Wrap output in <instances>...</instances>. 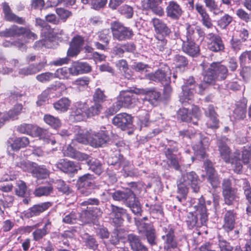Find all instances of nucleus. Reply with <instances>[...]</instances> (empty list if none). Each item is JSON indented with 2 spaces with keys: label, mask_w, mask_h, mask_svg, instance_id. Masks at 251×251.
Masks as SVG:
<instances>
[{
  "label": "nucleus",
  "mask_w": 251,
  "mask_h": 251,
  "mask_svg": "<svg viewBox=\"0 0 251 251\" xmlns=\"http://www.w3.org/2000/svg\"><path fill=\"white\" fill-rule=\"evenodd\" d=\"M198 203L194 205L196 209L194 212H189L185 217V221L189 229L200 227L204 225L207 220V213L204 198L201 196L197 200Z\"/></svg>",
  "instance_id": "1"
},
{
  "label": "nucleus",
  "mask_w": 251,
  "mask_h": 251,
  "mask_svg": "<svg viewBox=\"0 0 251 251\" xmlns=\"http://www.w3.org/2000/svg\"><path fill=\"white\" fill-rule=\"evenodd\" d=\"M112 197L115 201H123L134 214L141 215V204L131 190L126 189L116 191L112 193Z\"/></svg>",
  "instance_id": "2"
},
{
  "label": "nucleus",
  "mask_w": 251,
  "mask_h": 251,
  "mask_svg": "<svg viewBox=\"0 0 251 251\" xmlns=\"http://www.w3.org/2000/svg\"><path fill=\"white\" fill-rule=\"evenodd\" d=\"M227 69L220 62H213L203 74V81L214 84L218 81L225 79L227 75Z\"/></svg>",
  "instance_id": "3"
},
{
  "label": "nucleus",
  "mask_w": 251,
  "mask_h": 251,
  "mask_svg": "<svg viewBox=\"0 0 251 251\" xmlns=\"http://www.w3.org/2000/svg\"><path fill=\"white\" fill-rule=\"evenodd\" d=\"M17 131L33 137H39L40 139L51 145H54L56 142L52 134L48 130L31 124H22L18 126Z\"/></svg>",
  "instance_id": "4"
},
{
  "label": "nucleus",
  "mask_w": 251,
  "mask_h": 251,
  "mask_svg": "<svg viewBox=\"0 0 251 251\" xmlns=\"http://www.w3.org/2000/svg\"><path fill=\"white\" fill-rule=\"evenodd\" d=\"M194 82L193 77H191L187 80L185 84L182 86V93L179 96V100L182 103L187 102L188 100H190L193 98L194 88L196 92L202 94L203 91L206 88L205 85L201 84L195 85Z\"/></svg>",
  "instance_id": "5"
},
{
  "label": "nucleus",
  "mask_w": 251,
  "mask_h": 251,
  "mask_svg": "<svg viewBox=\"0 0 251 251\" xmlns=\"http://www.w3.org/2000/svg\"><path fill=\"white\" fill-rule=\"evenodd\" d=\"M111 29L113 38L119 41L129 39L133 35V32L131 29L124 26L119 22L111 23Z\"/></svg>",
  "instance_id": "6"
},
{
  "label": "nucleus",
  "mask_w": 251,
  "mask_h": 251,
  "mask_svg": "<svg viewBox=\"0 0 251 251\" xmlns=\"http://www.w3.org/2000/svg\"><path fill=\"white\" fill-rule=\"evenodd\" d=\"M95 177L93 175L86 174L79 177L77 185L79 192L84 196L91 194L95 187Z\"/></svg>",
  "instance_id": "7"
},
{
  "label": "nucleus",
  "mask_w": 251,
  "mask_h": 251,
  "mask_svg": "<svg viewBox=\"0 0 251 251\" xmlns=\"http://www.w3.org/2000/svg\"><path fill=\"white\" fill-rule=\"evenodd\" d=\"M88 118V105L85 102L75 103L72 109L70 119L76 122L83 121Z\"/></svg>",
  "instance_id": "8"
},
{
  "label": "nucleus",
  "mask_w": 251,
  "mask_h": 251,
  "mask_svg": "<svg viewBox=\"0 0 251 251\" xmlns=\"http://www.w3.org/2000/svg\"><path fill=\"white\" fill-rule=\"evenodd\" d=\"M134 90V89H130L120 92L117 102L121 108L122 107L131 108L136 105L138 99L133 94H135Z\"/></svg>",
  "instance_id": "9"
},
{
  "label": "nucleus",
  "mask_w": 251,
  "mask_h": 251,
  "mask_svg": "<svg viewBox=\"0 0 251 251\" xmlns=\"http://www.w3.org/2000/svg\"><path fill=\"white\" fill-rule=\"evenodd\" d=\"M171 72L168 66H164L154 73L148 75V78L154 81L160 82L162 84H168L170 81Z\"/></svg>",
  "instance_id": "10"
},
{
  "label": "nucleus",
  "mask_w": 251,
  "mask_h": 251,
  "mask_svg": "<svg viewBox=\"0 0 251 251\" xmlns=\"http://www.w3.org/2000/svg\"><path fill=\"white\" fill-rule=\"evenodd\" d=\"M109 137L107 132L100 131L95 132L90 130L89 145L93 147L98 148L102 147L109 141Z\"/></svg>",
  "instance_id": "11"
},
{
  "label": "nucleus",
  "mask_w": 251,
  "mask_h": 251,
  "mask_svg": "<svg viewBox=\"0 0 251 251\" xmlns=\"http://www.w3.org/2000/svg\"><path fill=\"white\" fill-rule=\"evenodd\" d=\"M187 186H189L195 193H198L200 188V180L199 176L194 172L186 173L182 175L179 179Z\"/></svg>",
  "instance_id": "12"
},
{
  "label": "nucleus",
  "mask_w": 251,
  "mask_h": 251,
  "mask_svg": "<svg viewBox=\"0 0 251 251\" xmlns=\"http://www.w3.org/2000/svg\"><path fill=\"white\" fill-rule=\"evenodd\" d=\"M55 166L61 171L69 175H74L80 169L78 163L67 159H60Z\"/></svg>",
  "instance_id": "13"
},
{
  "label": "nucleus",
  "mask_w": 251,
  "mask_h": 251,
  "mask_svg": "<svg viewBox=\"0 0 251 251\" xmlns=\"http://www.w3.org/2000/svg\"><path fill=\"white\" fill-rule=\"evenodd\" d=\"M166 4V16L172 20L179 19L183 14V10L180 5L174 0L168 1Z\"/></svg>",
  "instance_id": "14"
},
{
  "label": "nucleus",
  "mask_w": 251,
  "mask_h": 251,
  "mask_svg": "<svg viewBox=\"0 0 251 251\" xmlns=\"http://www.w3.org/2000/svg\"><path fill=\"white\" fill-rule=\"evenodd\" d=\"M163 231L164 234L162 236V239L164 241V248L166 250L175 249L177 247V242L174 234V230L170 226L164 227Z\"/></svg>",
  "instance_id": "15"
},
{
  "label": "nucleus",
  "mask_w": 251,
  "mask_h": 251,
  "mask_svg": "<svg viewBox=\"0 0 251 251\" xmlns=\"http://www.w3.org/2000/svg\"><path fill=\"white\" fill-rule=\"evenodd\" d=\"M207 40L208 48L214 52L223 50L225 47L221 38L213 33L208 34L206 36Z\"/></svg>",
  "instance_id": "16"
},
{
  "label": "nucleus",
  "mask_w": 251,
  "mask_h": 251,
  "mask_svg": "<svg viewBox=\"0 0 251 251\" xmlns=\"http://www.w3.org/2000/svg\"><path fill=\"white\" fill-rule=\"evenodd\" d=\"M237 219V213L234 210H229L224 215L223 228L227 232L233 231Z\"/></svg>",
  "instance_id": "17"
},
{
  "label": "nucleus",
  "mask_w": 251,
  "mask_h": 251,
  "mask_svg": "<svg viewBox=\"0 0 251 251\" xmlns=\"http://www.w3.org/2000/svg\"><path fill=\"white\" fill-rule=\"evenodd\" d=\"M132 123V117L126 113L117 114L113 119V124L122 130H125L130 127Z\"/></svg>",
  "instance_id": "18"
},
{
  "label": "nucleus",
  "mask_w": 251,
  "mask_h": 251,
  "mask_svg": "<svg viewBox=\"0 0 251 251\" xmlns=\"http://www.w3.org/2000/svg\"><path fill=\"white\" fill-rule=\"evenodd\" d=\"M66 86L60 82H57L55 84L51 85L50 87L44 90L39 96L37 104L41 106L47 100L48 96L52 91H58L59 92L66 90Z\"/></svg>",
  "instance_id": "19"
},
{
  "label": "nucleus",
  "mask_w": 251,
  "mask_h": 251,
  "mask_svg": "<svg viewBox=\"0 0 251 251\" xmlns=\"http://www.w3.org/2000/svg\"><path fill=\"white\" fill-rule=\"evenodd\" d=\"M139 232L145 233L148 243L152 245L155 244L156 235L155 229L151 225L141 223L139 225L137 224Z\"/></svg>",
  "instance_id": "20"
},
{
  "label": "nucleus",
  "mask_w": 251,
  "mask_h": 251,
  "mask_svg": "<svg viewBox=\"0 0 251 251\" xmlns=\"http://www.w3.org/2000/svg\"><path fill=\"white\" fill-rule=\"evenodd\" d=\"M204 167L208 176V179L213 187H217L220 181L219 176L214 170L212 163L209 160L204 162Z\"/></svg>",
  "instance_id": "21"
},
{
  "label": "nucleus",
  "mask_w": 251,
  "mask_h": 251,
  "mask_svg": "<svg viewBox=\"0 0 251 251\" xmlns=\"http://www.w3.org/2000/svg\"><path fill=\"white\" fill-rule=\"evenodd\" d=\"M51 206L50 202H45L35 204L32 207L24 212V215L26 218H29L39 215L40 213L47 210Z\"/></svg>",
  "instance_id": "22"
},
{
  "label": "nucleus",
  "mask_w": 251,
  "mask_h": 251,
  "mask_svg": "<svg viewBox=\"0 0 251 251\" xmlns=\"http://www.w3.org/2000/svg\"><path fill=\"white\" fill-rule=\"evenodd\" d=\"M84 43V39L80 36H76L73 38L67 51V55L70 57L77 55L80 52Z\"/></svg>",
  "instance_id": "23"
},
{
  "label": "nucleus",
  "mask_w": 251,
  "mask_h": 251,
  "mask_svg": "<svg viewBox=\"0 0 251 251\" xmlns=\"http://www.w3.org/2000/svg\"><path fill=\"white\" fill-rule=\"evenodd\" d=\"M151 23L156 34H161L164 36H168L171 34V29L162 20L153 18Z\"/></svg>",
  "instance_id": "24"
},
{
  "label": "nucleus",
  "mask_w": 251,
  "mask_h": 251,
  "mask_svg": "<svg viewBox=\"0 0 251 251\" xmlns=\"http://www.w3.org/2000/svg\"><path fill=\"white\" fill-rule=\"evenodd\" d=\"M73 145L65 146L63 149V153L66 156L75 159L79 161H84L88 159V155L76 151L73 147Z\"/></svg>",
  "instance_id": "25"
},
{
  "label": "nucleus",
  "mask_w": 251,
  "mask_h": 251,
  "mask_svg": "<svg viewBox=\"0 0 251 251\" xmlns=\"http://www.w3.org/2000/svg\"><path fill=\"white\" fill-rule=\"evenodd\" d=\"M71 74L73 75L87 73L91 71V68L87 63L75 61L70 67Z\"/></svg>",
  "instance_id": "26"
},
{
  "label": "nucleus",
  "mask_w": 251,
  "mask_h": 251,
  "mask_svg": "<svg viewBox=\"0 0 251 251\" xmlns=\"http://www.w3.org/2000/svg\"><path fill=\"white\" fill-rule=\"evenodd\" d=\"M102 212L100 209L96 208L95 210H85L79 214V218L84 223L93 222L99 216H100Z\"/></svg>",
  "instance_id": "27"
},
{
  "label": "nucleus",
  "mask_w": 251,
  "mask_h": 251,
  "mask_svg": "<svg viewBox=\"0 0 251 251\" xmlns=\"http://www.w3.org/2000/svg\"><path fill=\"white\" fill-rule=\"evenodd\" d=\"M182 50L183 52L193 57L197 56L200 52L199 46L194 42V41L192 40L183 41Z\"/></svg>",
  "instance_id": "28"
},
{
  "label": "nucleus",
  "mask_w": 251,
  "mask_h": 251,
  "mask_svg": "<svg viewBox=\"0 0 251 251\" xmlns=\"http://www.w3.org/2000/svg\"><path fill=\"white\" fill-rule=\"evenodd\" d=\"M111 216L113 222L117 226H120L123 221L122 217L126 214V210L122 207L111 204Z\"/></svg>",
  "instance_id": "29"
},
{
  "label": "nucleus",
  "mask_w": 251,
  "mask_h": 251,
  "mask_svg": "<svg viewBox=\"0 0 251 251\" xmlns=\"http://www.w3.org/2000/svg\"><path fill=\"white\" fill-rule=\"evenodd\" d=\"M247 101H238L236 104L232 116L236 120H243L246 116Z\"/></svg>",
  "instance_id": "30"
},
{
  "label": "nucleus",
  "mask_w": 251,
  "mask_h": 251,
  "mask_svg": "<svg viewBox=\"0 0 251 251\" xmlns=\"http://www.w3.org/2000/svg\"><path fill=\"white\" fill-rule=\"evenodd\" d=\"M3 11L5 19L10 22H16L19 24H24L25 21L22 18L16 16L12 13L9 6L6 3L3 4Z\"/></svg>",
  "instance_id": "31"
},
{
  "label": "nucleus",
  "mask_w": 251,
  "mask_h": 251,
  "mask_svg": "<svg viewBox=\"0 0 251 251\" xmlns=\"http://www.w3.org/2000/svg\"><path fill=\"white\" fill-rule=\"evenodd\" d=\"M84 161L89 166V169L96 175H100L103 172V168L101 162L97 159L88 155V159Z\"/></svg>",
  "instance_id": "32"
},
{
  "label": "nucleus",
  "mask_w": 251,
  "mask_h": 251,
  "mask_svg": "<svg viewBox=\"0 0 251 251\" xmlns=\"http://www.w3.org/2000/svg\"><path fill=\"white\" fill-rule=\"evenodd\" d=\"M134 92L136 94H145L146 100L149 101L157 100L160 97V93L154 89L145 90L135 88Z\"/></svg>",
  "instance_id": "33"
},
{
  "label": "nucleus",
  "mask_w": 251,
  "mask_h": 251,
  "mask_svg": "<svg viewBox=\"0 0 251 251\" xmlns=\"http://www.w3.org/2000/svg\"><path fill=\"white\" fill-rule=\"evenodd\" d=\"M237 190L235 188L226 191H222L223 196L226 204L230 205L233 204L234 202L238 201L239 197L237 195Z\"/></svg>",
  "instance_id": "34"
},
{
  "label": "nucleus",
  "mask_w": 251,
  "mask_h": 251,
  "mask_svg": "<svg viewBox=\"0 0 251 251\" xmlns=\"http://www.w3.org/2000/svg\"><path fill=\"white\" fill-rule=\"evenodd\" d=\"M162 0H147V7L151 9L155 14L162 16L164 14L163 8L160 6Z\"/></svg>",
  "instance_id": "35"
},
{
  "label": "nucleus",
  "mask_w": 251,
  "mask_h": 251,
  "mask_svg": "<svg viewBox=\"0 0 251 251\" xmlns=\"http://www.w3.org/2000/svg\"><path fill=\"white\" fill-rule=\"evenodd\" d=\"M24 31L23 27H19L17 25H13L8 28L5 29L1 32V37H11L15 36H20Z\"/></svg>",
  "instance_id": "36"
},
{
  "label": "nucleus",
  "mask_w": 251,
  "mask_h": 251,
  "mask_svg": "<svg viewBox=\"0 0 251 251\" xmlns=\"http://www.w3.org/2000/svg\"><path fill=\"white\" fill-rule=\"evenodd\" d=\"M89 133L90 130L85 131L82 130H79L75 135V138L72 140V144L74 146H76V142L83 144H89Z\"/></svg>",
  "instance_id": "37"
},
{
  "label": "nucleus",
  "mask_w": 251,
  "mask_h": 251,
  "mask_svg": "<svg viewBox=\"0 0 251 251\" xmlns=\"http://www.w3.org/2000/svg\"><path fill=\"white\" fill-rule=\"evenodd\" d=\"M239 153L236 152L231 156L230 161L231 167L234 172L237 174H240L242 172L243 166L240 160Z\"/></svg>",
  "instance_id": "38"
},
{
  "label": "nucleus",
  "mask_w": 251,
  "mask_h": 251,
  "mask_svg": "<svg viewBox=\"0 0 251 251\" xmlns=\"http://www.w3.org/2000/svg\"><path fill=\"white\" fill-rule=\"evenodd\" d=\"M71 101L67 98H62L54 103V109L60 113L65 112L69 109L71 105Z\"/></svg>",
  "instance_id": "39"
},
{
  "label": "nucleus",
  "mask_w": 251,
  "mask_h": 251,
  "mask_svg": "<svg viewBox=\"0 0 251 251\" xmlns=\"http://www.w3.org/2000/svg\"><path fill=\"white\" fill-rule=\"evenodd\" d=\"M188 192V187L186 184L179 179L177 182V190L178 195L176 198L180 202H183L185 201Z\"/></svg>",
  "instance_id": "40"
},
{
  "label": "nucleus",
  "mask_w": 251,
  "mask_h": 251,
  "mask_svg": "<svg viewBox=\"0 0 251 251\" xmlns=\"http://www.w3.org/2000/svg\"><path fill=\"white\" fill-rule=\"evenodd\" d=\"M208 146V140L206 138H201L198 144L193 145V149L197 155H200L201 158H203L205 156V148Z\"/></svg>",
  "instance_id": "41"
},
{
  "label": "nucleus",
  "mask_w": 251,
  "mask_h": 251,
  "mask_svg": "<svg viewBox=\"0 0 251 251\" xmlns=\"http://www.w3.org/2000/svg\"><path fill=\"white\" fill-rule=\"evenodd\" d=\"M28 42L27 40L24 41L22 39H18L14 42L5 40L2 43V45L6 48L11 47L14 46L18 48L19 50L24 51H25L27 49L26 44Z\"/></svg>",
  "instance_id": "42"
},
{
  "label": "nucleus",
  "mask_w": 251,
  "mask_h": 251,
  "mask_svg": "<svg viewBox=\"0 0 251 251\" xmlns=\"http://www.w3.org/2000/svg\"><path fill=\"white\" fill-rule=\"evenodd\" d=\"M115 161L114 162L116 164V166H119L122 168V171H123L125 173L126 176H132L133 175V173L129 170V165H130V163L129 161L125 160L122 158H118L117 157H115Z\"/></svg>",
  "instance_id": "43"
},
{
  "label": "nucleus",
  "mask_w": 251,
  "mask_h": 251,
  "mask_svg": "<svg viewBox=\"0 0 251 251\" xmlns=\"http://www.w3.org/2000/svg\"><path fill=\"white\" fill-rule=\"evenodd\" d=\"M218 148L221 156L225 161L226 162L229 161L231 158L230 150L229 147L223 141H220L218 143Z\"/></svg>",
  "instance_id": "44"
},
{
  "label": "nucleus",
  "mask_w": 251,
  "mask_h": 251,
  "mask_svg": "<svg viewBox=\"0 0 251 251\" xmlns=\"http://www.w3.org/2000/svg\"><path fill=\"white\" fill-rule=\"evenodd\" d=\"M29 143V139L26 137H22L16 138L11 147L13 150L18 151L21 148L25 147Z\"/></svg>",
  "instance_id": "45"
},
{
  "label": "nucleus",
  "mask_w": 251,
  "mask_h": 251,
  "mask_svg": "<svg viewBox=\"0 0 251 251\" xmlns=\"http://www.w3.org/2000/svg\"><path fill=\"white\" fill-rule=\"evenodd\" d=\"M153 47L159 51H164L167 50V40L164 37H162L160 38L158 36L155 37V42L153 43Z\"/></svg>",
  "instance_id": "46"
},
{
  "label": "nucleus",
  "mask_w": 251,
  "mask_h": 251,
  "mask_svg": "<svg viewBox=\"0 0 251 251\" xmlns=\"http://www.w3.org/2000/svg\"><path fill=\"white\" fill-rule=\"evenodd\" d=\"M53 188L51 185L40 186L36 188L34 194L36 197L47 196L53 193Z\"/></svg>",
  "instance_id": "47"
},
{
  "label": "nucleus",
  "mask_w": 251,
  "mask_h": 251,
  "mask_svg": "<svg viewBox=\"0 0 251 251\" xmlns=\"http://www.w3.org/2000/svg\"><path fill=\"white\" fill-rule=\"evenodd\" d=\"M44 120L47 124L55 129L59 128L61 125V121L58 118L50 114L45 115Z\"/></svg>",
  "instance_id": "48"
},
{
  "label": "nucleus",
  "mask_w": 251,
  "mask_h": 251,
  "mask_svg": "<svg viewBox=\"0 0 251 251\" xmlns=\"http://www.w3.org/2000/svg\"><path fill=\"white\" fill-rule=\"evenodd\" d=\"M84 4H88L92 8L99 10L103 8L107 2V0H81Z\"/></svg>",
  "instance_id": "49"
},
{
  "label": "nucleus",
  "mask_w": 251,
  "mask_h": 251,
  "mask_svg": "<svg viewBox=\"0 0 251 251\" xmlns=\"http://www.w3.org/2000/svg\"><path fill=\"white\" fill-rule=\"evenodd\" d=\"M32 173L34 176L38 179L46 178L49 176V171L44 166L35 167Z\"/></svg>",
  "instance_id": "50"
},
{
  "label": "nucleus",
  "mask_w": 251,
  "mask_h": 251,
  "mask_svg": "<svg viewBox=\"0 0 251 251\" xmlns=\"http://www.w3.org/2000/svg\"><path fill=\"white\" fill-rule=\"evenodd\" d=\"M90 80L87 77H82L78 78L74 81L72 83L76 86V89L79 91H81L86 89L89 83Z\"/></svg>",
  "instance_id": "51"
},
{
  "label": "nucleus",
  "mask_w": 251,
  "mask_h": 251,
  "mask_svg": "<svg viewBox=\"0 0 251 251\" xmlns=\"http://www.w3.org/2000/svg\"><path fill=\"white\" fill-rule=\"evenodd\" d=\"M116 66L119 70L123 73L125 77L129 79L131 77V74L128 69L127 62L124 59L119 60L116 63Z\"/></svg>",
  "instance_id": "52"
},
{
  "label": "nucleus",
  "mask_w": 251,
  "mask_h": 251,
  "mask_svg": "<svg viewBox=\"0 0 251 251\" xmlns=\"http://www.w3.org/2000/svg\"><path fill=\"white\" fill-rule=\"evenodd\" d=\"M127 241L133 251L137 250L142 245L139 237L134 234L128 235Z\"/></svg>",
  "instance_id": "53"
},
{
  "label": "nucleus",
  "mask_w": 251,
  "mask_h": 251,
  "mask_svg": "<svg viewBox=\"0 0 251 251\" xmlns=\"http://www.w3.org/2000/svg\"><path fill=\"white\" fill-rule=\"evenodd\" d=\"M107 96L104 94V91L100 88H97L93 96V100L94 102L102 104L106 101Z\"/></svg>",
  "instance_id": "54"
},
{
  "label": "nucleus",
  "mask_w": 251,
  "mask_h": 251,
  "mask_svg": "<svg viewBox=\"0 0 251 251\" xmlns=\"http://www.w3.org/2000/svg\"><path fill=\"white\" fill-rule=\"evenodd\" d=\"M70 70V67H63L58 69L54 73L55 78L63 79H68L70 77V75H72Z\"/></svg>",
  "instance_id": "55"
},
{
  "label": "nucleus",
  "mask_w": 251,
  "mask_h": 251,
  "mask_svg": "<svg viewBox=\"0 0 251 251\" xmlns=\"http://www.w3.org/2000/svg\"><path fill=\"white\" fill-rule=\"evenodd\" d=\"M186 30V40L192 41L198 40L197 35H196V25H188Z\"/></svg>",
  "instance_id": "56"
},
{
  "label": "nucleus",
  "mask_w": 251,
  "mask_h": 251,
  "mask_svg": "<svg viewBox=\"0 0 251 251\" xmlns=\"http://www.w3.org/2000/svg\"><path fill=\"white\" fill-rule=\"evenodd\" d=\"M244 195L248 202L251 204V186L249 181L244 180L242 184Z\"/></svg>",
  "instance_id": "57"
},
{
  "label": "nucleus",
  "mask_w": 251,
  "mask_h": 251,
  "mask_svg": "<svg viewBox=\"0 0 251 251\" xmlns=\"http://www.w3.org/2000/svg\"><path fill=\"white\" fill-rule=\"evenodd\" d=\"M108 163L111 165L109 166L107 169L106 173L109 176V179L112 183L117 181V177L116 176V172L114 170L116 169V164L110 161V159L108 160Z\"/></svg>",
  "instance_id": "58"
},
{
  "label": "nucleus",
  "mask_w": 251,
  "mask_h": 251,
  "mask_svg": "<svg viewBox=\"0 0 251 251\" xmlns=\"http://www.w3.org/2000/svg\"><path fill=\"white\" fill-rule=\"evenodd\" d=\"M55 187L58 190L64 194H69L71 193V189L69 186L62 180L58 179L54 182Z\"/></svg>",
  "instance_id": "59"
},
{
  "label": "nucleus",
  "mask_w": 251,
  "mask_h": 251,
  "mask_svg": "<svg viewBox=\"0 0 251 251\" xmlns=\"http://www.w3.org/2000/svg\"><path fill=\"white\" fill-rule=\"evenodd\" d=\"M36 79L42 83H47L55 78L54 73L50 72H45L36 76Z\"/></svg>",
  "instance_id": "60"
},
{
  "label": "nucleus",
  "mask_w": 251,
  "mask_h": 251,
  "mask_svg": "<svg viewBox=\"0 0 251 251\" xmlns=\"http://www.w3.org/2000/svg\"><path fill=\"white\" fill-rule=\"evenodd\" d=\"M78 219L79 213L72 211L64 216L63 218V222L66 224H73L75 223Z\"/></svg>",
  "instance_id": "61"
},
{
  "label": "nucleus",
  "mask_w": 251,
  "mask_h": 251,
  "mask_svg": "<svg viewBox=\"0 0 251 251\" xmlns=\"http://www.w3.org/2000/svg\"><path fill=\"white\" fill-rule=\"evenodd\" d=\"M178 115L179 117L183 121L186 122H191L192 117L191 116L190 111L187 108H180L178 112Z\"/></svg>",
  "instance_id": "62"
},
{
  "label": "nucleus",
  "mask_w": 251,
  "mask_h": 251,
  "mask_svg": "<svg viewBox=\"0 0 251 251\" xmlns=\"http://www.w3.org/2000/svg\"><path fill=\"white\" fill-rule=\"evenodd\" d=\"M102 108L101 104L94 102L90 107H88V117L99 114Z\"/></svg>",
  "instance_id": "63"
},
{
  "label": "nucleus",
  "mask_w": 251,
  "mask_h": 251,
  "mask_svg": "<svg viewBox=\"0 0 251 251\" xmlns=\"http://www.w3.org/2000/svg\"><path fill=\"white\" fill-rule=\"evenodd\" d=\"M27 190V187L25 183L21 180H19L16 182V194L21 197H24Z\"/></svg>",
  "instance_id": "64"
}]
</instances>
